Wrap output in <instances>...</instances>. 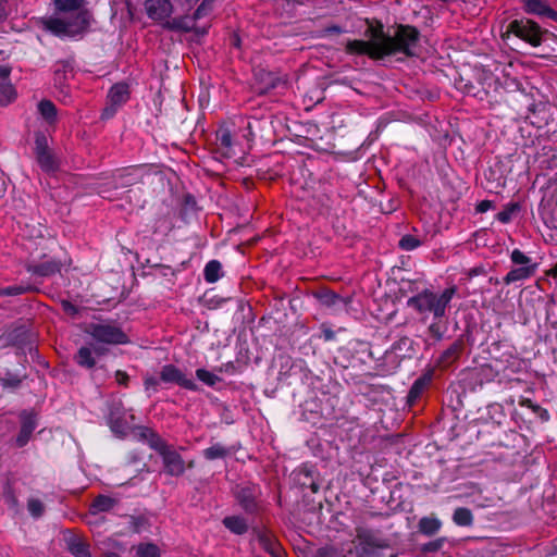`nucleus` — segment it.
<instances>
[{
    "mask_svg": "<svg viewBox=\"0 0 557 557\" xmlns=\"http://www.w3.org/2000/svg\"><path fill=\"white\" fill-rule=\"evenodd\" d=\"M2 15H3V14H2V12L0 11V18L2 17Z\"/></svg>",
    "mask_w": 557,
    "mask_h": 557,
    "instance_id": "obj_51",
    "label": "nucleus"
},
{
    "mask_svg": "<svg viewBox=\"0 0 557 557\" xmlns=\"http://www.w3.org/2000/svg\"><path fill=\"white\" fill-rule=\"evenodd\" d=\"M47 140L45 136H37L36 138V154H39L41 151H47Z\"/></svg>",
    "mask_w": 557,
    "mask_h": 557,
    "instance_id": "obj_42",
    "label": "nucleus"
},
{
    "mask_svg": "<svg viewBox=\"0 0 557 557\" xmlns=\"http://www.w3.org/2000/svg\"><path fill=\"white\" fill-rule=\"evenodd\" d=\"M453 521L459 527H470L473 523V515L470 509L459 507L453 513Z\"/></svg>",
    "mask_w": 557,
    "mask_h": 557,
    "instance_id": "obj_18",
    "label": "nucleus"
},
{
    "mask_svg": "<svg viewBox=\"0 0 557 557\" xmlns=\"http://www.w3.org/2000/svg\"><path fill=\"white\" fill-rule=\"evenodd\" d=\"M59 271H60V264L54 261L42 263L37 269V272L40 275H51Z\"/></svg>",
    "mask_w": 557,
    "mask_h": 557,
    "instance_id": "obj_31",
    "label": "nucleus"
},
{
    "mask_svg": "<svg viewBox=\"0 0 557 557\" xmlns=\"http://www.w3.org/2000/svg\"><path fill=\"white\" fill-rule=\"evenodd\" d=\"M196 375L201 382H203L208 386H213L219 381L218 375H215L214 373H212L206 369H198L196 371Z\"/></svg>",
    "mask_w": 557,
    "mask_h": 557,
    "instance_id": "obj_27",
    "label": "nucleus"
},
{
    "mask_svg": "<svg viewBox=\"0 0 557 557\" xmlns=\"http://www.w3.org/2000/svg\"><path fill=\"white\" fill-rule=\"evenodd\" d=\"M90 21L88 11H78L58 17L42 20V26L47 30L60 37H74L84 33Z\"/></svg>",
    "mask_w": 557,
    "mask_h": 557,
    "instance_id": "obj_3",
    "label": "nucleus"
},
{
    "mask_svg": "<svg viewBox=\"0 0 557 557\" xmlns=\"http://www.w3.org/2000/svg\"><path fill=\"white\" fill-rule=\"evenodd\" d=\"M128 428L129 425L127 424H120L117 421H111V429L116 434L124 435Z\"/></svg>",
    "mask_w": 557,
    "mask_h": 557,
    "instance_id": "obj_39",
    "label": "nucleus"
},
{
    "mask_svg": "<svg viewBox=\"0 0 557 557\" xmlns=\"http://www.w3.org/2000/svg\"><path fill=\"white\" fill-rule=\"evenodd\" d=\"M218 139L220 140L221 146L225 148H228L232 145L231 134L227 131L220 132Z\"/></svg>",
    "mask_w": 557,
    "mask_h": 557,
    "instance_id": "obj_38",
    "label": "nucleus"
},
{
    "mask_svg": "<svg viewBox=\"0 0 557 557\" xmlns=\"http://www.w3.org/2000/svg\"><path fill=\"white\" fill-rule=\"evenodd\" d=\"M11 73V69L7 65L0 64V79L7 82Z\"/></svg>",
    "mask_w": 557,
    "mask_h": 557,
    "instance_id": "obj_44",
    "label": "nucleus"
},
{
    "mask_svg": "<svg viewBox=\"0 0 557 557\" xmlns=\"http://www.w3.org/2000/svg\"><path fill=\"white\" fill-rule=\"evenodd\" d=\"M224 525L235 534H243L247 531L248 527L244 518L232 516L223 520Z\"/></svg>",
    "mask_w": 557,
    "mask_h": 557,
    "instance_id": "obj_20",
    "label": "nucleus"
},
{
    "mask_svg": "<svg viewBox=\"0 0 557 557\" xmlns=\"http://www.w3.org/2000/svg\"><path fill=\"white\" fill-rule=\"evenodd\" d=\"M510 259H511V261L515 264H518V265H521V267L532 265L531 264V258H529L527 255H524L519 249H513L512 250Z\"/></svg>",
    "mask_w": 557,
    "mask_h": 557,
    "instance_id": "obj_30",
    "label": "nucleus"
},
{
    "mask_svg": "<svg viewBox=\"0 0 557 557\" xmlns=\"http://www.w3.org/2000/svg\"><path fill=\"white\" fill-rule=\"evenodd\" d=\"M331 297H332V299H333V302H335V300H337V299H338V297H337L336 295H332Z\"/></svg>",
    "mask_w": 557,
    "mask_h": 557,
    "instance_id": "obj_48",
    "label": "nucleus"
},
{
    "mask_svg": "<svg viewBox=\"0 0 557 557\" xmlns=\"http://www.w3.org/2000/svg\"><path fill=\"white\" fill-rule=\"evenodd\" d=\"M53 4L55 10L63 15L75 14L78 11H87L83 7V0H53Z\"/></svg>",
    "mask_w": 557,
    "mask_h": 557,
    "instance_id": "obj_13",
    "label": "nucleus"
},
{
    "mask_svg": "<svg viewBox=\"0 0 557 557\" xmlns=\"http://www.w3.org/2000/svg\"><path fill=\"white\" fill-rule=\"evenodd\" d=\"M523 9L528 14L547 16L557 21V12L545 0H523Z\"/></svg>",
    "mask_w": 557,
    "mask_h": 557,
    "instance_id": "obj_12",
    "label": "nucleus"
},
{
    "mask_svg": "<svg viewBox=\"0 0 557 557\" xmlns=\"http://www.w3.org/2000/svg\"><path fill=\"white\" fill-rule=\"evenodd\" d=\"M518 209V206L517 205H510V206H507L503 211H500L498 214H497V220L502 223H508L511 218H512V214L513 212Z\"/></svg>",
    "mask_w": 557,
    "mask_h": 557,
    "instance_id": "obj_33",
    "label": "nucleus"
},
{
    "mask_svg": "<svg viewBox=\"0 0 557 557\" xmlns=\"http://www.w3.org/2000/svg\"><path fill=\"white\" fill-rule=\"evenodd\" d=\"M444 542H445V539L440 537L435 541H432V542L423 545L422 550L423 552H436L442 548V546L444 545Z\"/></svg>",
    "mask_w": 557,
    "mask_h": 557,
    "instance_id": "obj_36",
    "label": "nucleus"
},
{
    "mask_svg": "<svg viewBox=\"0 0 557 557\" xmlns=\"http://www.w3.org/2000/svg\"><path fill=\"white\" fill-rule=\"evenodd\" d=\"M214 0H203L201 4L197 8L194 14L195 20H200L207 15H209L212 11V3Z\"/></svg>",
    "mask_w": 557,
    "mask_h": 557,
    "instance_id": "obj_29",
    "label": "nucleus"
},
{
    "mask_svg": "<svg viewBox=\"0 0 557 557\" xmlns=\"http://www.w3.org/2000/svg\"><path fill=\"white\" fill-rule=\"evenodd\" d=\"M160 380L165 383H174L186 389L195 391V382L187 377L178 368L166 364L160 371Z\"/></svg>",
    "mask_w": 557,
    "mask_h": 557,
    "instance_id": "obj_8",
    "label": "nucleus"
},
{
    "mask_svg": "<svg viewBox=\"0 0 557 557\" xmlns=\"http://www.w3.org/2000/svg\"><path fill=\"white\" fill-rule=\"evenodd\" d=\"M145 8L148 16L154 21H164L172 13L170 0H146Z\"/></svg>",
    "mask_w": 557,
    "mask_h": 557,
    "instance_id": "obj_10",
    "label": "nucleus"
},
{
    "mask_svg": "<svg viewBox=\"0 0 557 557\" xmlns=\"http://www.w3.org/2000/svg\"><path fill=\"white\" fill-rule=\"evenodd\" d=\"M508 33L513 34L533 47H539L542 44V36L544 34L540 25L529 18L510 22L506 35Z\"/></svg>",
    "mask_w": 557,
    "mask_h": 557,
    "instance_id": "obj_4",
    "label": "nucleus"
},
{
    "mask_svg": "<svg viewBox=\"0 0 557 557\" xmlns=\"http://www.w3.org/2000/svg\"><path fill=\"white\" fill-rule=\"evenodd\" d=\"M156 448L162 456L165 471L170 475L180 476L184 473L185 462L177 451L168 448L163 444H160V446H156Z\"/></svg>",
    "mask_w": 557,
    "mask_h": 557,
    "instance_id": "obj_7",
    "label": "nucleus"
},
{
    "mask_svg": "<svg viewBox=\"0 0 557 557\" xmlns=\"http://www.w3.org/2000/svg\"><path fill=\"white\" fill-rule=\"evenodd\" d=\"M134 549L137 557H161V548L151 542L139 543Z\"/></svg>",
    "mask_w": 557,
    "mask_h": 557,
    "instance_id": "obj_17",
    "label": "nucleus"
},
{
    "mask_svg": "<svg viewBox=\"0 0 557 557\" xmlns=\"http://www.w3.org/2000/svg\"><path fill=\"white\" fill-rule=\"evenodd\" d=\"M145 388L147 392H157L159 386V379L153 375H147L144 380Z\"/></svg>",
    "mask_w": 557,
    "mask_h": 557,
    "instance_id": "obj_35",
    "label": "nucleus"
},
{
    "mask_svg": "<svg viewBox=\"0 0 557 557\" xmlns=\"http://www.w3.org/2000/svg\"><path fill=\"white\" fill-rule=\"evenodd\" d=\"M38 111L40 115L49 123L52 124L57 119V108L50 100H42L38 103Z\"/></svg>",
    "mask_w": 557,
    "mask_h": 557,
    "instance_id": "obj_21",
    "label": "nucleus"
},
{
    "mask_svg": "<svg viewBox=\"0 0 557 557\" xmlns=\"http://www.w3.org/2000/svg\"><path fill=\"white\" fill-rule=\"evenodd\" d=\"M67 547L75 557H90L89 545L79 537H71Z\"/></svg>",
    "mask_w": 557,
    "mask_h": 557,
    "instance_id": "obj_16",
    "label": "nucleus"
},
{
    "mask_svg": "<svg viewBox=\"0 0 557 557\" xmlns=\"http://www.w3.org/2000/svg\"><path fill=\"white\" fill-rule=\"evenodd\" d=\"M63 309L69 314H75L77 311L76 308L70 302H63Z\"/></svg>",
    "mask_w": 557,
    "mask_h": 557,
    "instance_id": "obj_46",
    "label": "nucleus"
},
{
    "mask_svg": "<svg viewBox=\"0 0 557 557\" xmlns=\"http://www.w3.org/2000/svg\"><path fill=\"white\" fill-rule=\"evenodd\" d=\"M419 531L424 535H433L442 528V521L433 516L423 517L418 524Z\"/></svg>",
    "mask_w": 557,
    "mask_h": 557,
    "instance_id": "obj_15",
    "label": "nucleus"
},
{
    "mask_svg": "<svg viewBox=\"0 0 557 557\" xmlns=\"http://www.w3.org/2000/svg\"><path fill=\"white\" fill-rule=\"evenodd\" d=\"M120 177L124 180V182L121 184L122 186L132 185L136 182V177H134L129 171H127L125 174H121Z\"/></svg>",
    "mask_w": 557,
    "mask_h": 557,
    "instance_id": "obj_43",
    "label": "nucleus"
},
{
    "mask_svg": "<svg viewBox=\"0 0 557 557\" xmlns=\"http://www.w3.org/2000/svg\"><path fill=\"white\" fill-rule=\"evenodd\" d=\"M16 97L13 86L7 81L0 83V104L7 106Z\"/></svg>",
    "mask_w": 557,
    "mask_h": 557,
    "instance_id": "obj_24",
    "label": "nucleus"
},
{
    "mask_svg": "<svg viewBox=\"0 0 557 557\" xmlns=\"http://www.w3.org/2000/svg\"><path fill=\"white\" fill-rule=\"evenodd\" d=\"M536 270V265L520 267L510 270L505 276L504 281L506 284H510L517 281H522L531 277Z\"/></svg>",
    "mask_w": 557,
    "mask_h": 557,
    "instance_id": "obj_14",
    "label": "nucleus"
},
{
    "mask_svg": "<svg viewBox=\"0 0 557 557\" xmlns=\"http://www.w3.org/2000/svg\"><path fill=\"white\" fill-rule=\"evenodd\" d=\"M129 98L128 86L124 83L115 84L108 94V106L103 109L102 117L110 119L116 110L123 106Z\"/></svg>",
    "mask_w": 557,
    "mask_h": 557,
    "instance_id": "obj_6",
    "label": "nucleus"
},
{
    "mask_svg": "<svg viewBox=\"0 0 557 557\" xmlns=\"http://www.w3.org/2000/svg\"><path fill=\"white\" fill-rule=\"evenodd\" d=\"M332 29H333V30H335V32H339V28H338V27H334V28H332Z\"/></svg>",
    "mask_w": 557,
    "mask_h": 557,
    "instance_id": "obj_50",
    "label": "nucleus"
},
{
    "mask_svg": "<svg viewBox=\"0 0 557 557\" xmlns=\"http://www.w3.org/2000/svg\"><path fill=\"white\" fill-rule=\"evenodd\" d=\"M262 542L264 544L265 549L273 556V557H282L281 547L273 541H271L268 537L262 539Z\"/></svg>",
    "mask_w": 557,
    "mask_h": 557,
    "instance_id": "obj_34",
    "label": "nucleus"
},
{
    "mask_svg": "<svg viewBox=\"0 0 557 557\" xmlns=\"http://www.w3.org/2000/svg\"><path fill=\"white\" fill-rule=\"evenodd\" d=\"M37 156V161L40 164V166L46 171H51L54 169V161L52 156L49 153V151H41Z\"/></svg>",
    "mask_w": 557,
    "mask_h": 557,
    "instance_id": "obj_28",
    "label": "nucleus"
},
{
    "mask_svg": "<svg viewBox=\"0 0 557 557\" xmlns=\"http://www.w3.org/2000/svg\"><path fill=\"white\" fill-rule=\"evenodd\" d=\"M24 292H25V289L23 287L12 286V287H7V288L2 289L0 294L1 295L13 296V295L23 294Z\"/></svg>",
    "mask_w": 557,
    "mask_h": 557,
    "instance_id": "obj_41",
    "label": "nucleus"
},
{
    "mask_svg": "<svg viewBox=\"0 0 557 557\" xmlns=\"http://www.w3.org/2000/svg\"><path fill=\"white\" fill-rule=\"evenodd\" d=\"M188 467L193 468L194 467V462L193 461L188 462Z\"/></svg>",
    "mask_w": 557,
    "mask_h": 557,
    "instance_id": "obj_49",
    "label": "nucleus"
},
{
    "mask_svg": "<svg viewBox=\"0 0 557 557\" xmlns=\"http://www.w3.org/2000/svg\"><path fill=\"white\" fill-rule=\"evenodd\" d=\"M493 207L494 206L491 200H482L476 205L475 210L479 213H484V212H487L488 210L493 209Z\"/></svg>",
    "mask_w": 557,
    "mask_h": 557,
    "instance_id": "obj_40",
    "label": "nucleus"
},
{
    "mask_svg": "<svg viewBox=\"0 0 557 557\" xmlns=\"http://www.w3.org/2000/svg\"><path fill=\"white\" fill-rule=\"evenodd\" d=\"M124 550V545L117 542H112V549L107 552V557H122L120 553H123Z\"/></svg>",
    "mask_w": 557,
    "mask_h": 557,
    "instance_id": "obj_37",
    "label": "nucleus"
},
{
    "mask_svg": "<svg viewBox=\"0 0 557 557\" xmlns=\"http://www.w3.org/2000/svg\"><path fill=\"white\" fill-rule=\"evenodd\" d=\"M420 245H421V242L412 235H405L399 240V247L406 251H411V250L418 248Z\"/></svg>",
    "mask_w": 557,
    "mask_h": 557,
    "instance_id": "obj_26",
    "label": "nucleus"
},
{
    "mask_svg": "<svg viewBox=\"0 0 557 557\" xmlns=\"http://www.w3.org/2000/svg\"><path fill=\"white\" fill-rule=\"evenodd\" d=\"M27 509L33 517H40L44 513V504L37 498H30L27 503Z\"/></svg>",
    "mask_w": 557,
    "mask_h": 557,
    "instance_id": "obj_32",
    "label": "nucleus"
},
{
    "mask_svg": "<svg viewBox=\"0 0 557 557\" xmlns=\"http://www.w3.org/2000/svg\"><path fill=\"white\" fill-rule=\"evenodd\" d=\"M430 381H431L430 376H423V377L416 380L409 391V395H408L409 400H411V401L416 400L421 395V393L426 387V385L430 383Z\"/></svg>",
    "mask_w": 557,
    "mask_h": 557,
    "instance_id": "obj_25",
    "label": "nucleus"
},
{
    "mask_svg": "<svg viewBox=\"0 0 557 557\" xmlns=\"http://www.w3.org/2000/svg\"><path fill=\"white\" fill-rule=\"evenodd\" d=\"M36 426L37 417L35 413L26 411L21 413V430L16 437V445L18 447H23L28 443Z\"/></svg>",
    "mask_w": 557,
    "mask_h": 557,
    "instance_id": "obj_11",
    "label": "nucleus"
},
{
    "mask_svg": "<svg viewBox=\"0 0 557 557\" xmlns=\"http://www.w3.org/2000/svg\"><path fill=\"white\" fill-rule=\"evenodd\" d=\"M419 33L414 27L400 25L394 36H387L382 32L375 33L369 41L352 40L346 45V50L355 54H368L371 58L380 59L394 53L412 54Z\"/></svg>",
    "mask_w": 557,
    "mask_h": 557,
    "instance_id": "obj_1",
    "label": "nucleus"
},
{
    "mask_svg": "<svg viewBox=\"0 0 557 557\" xmlns=\"http://www.w3.org/2000/svg\"><path fill=\"white\" fill-rule=\"evenodd\" d=\"M222 265L218 260L209 261L203 270L207 283H215L221 277Z\"/></svg>",
    "mask_w": 557,
    "mask_h": 557,
    "instance_id": "obj_19",
    "label": "nucleus"
},
{
    "mask_svg": "<svg viewBox=\"0 0 557 557\" xmlns=\"http://www.w3.org/2000/svg\"><path fill=\"white\" fill-rule=\"evenodd\" d=\"M457 293V287L451 286L437 295L430 290H424L408 299V306L417 310L419 313H433L435 319L445 315V311L453 297Z\"/></svg>",
    "mask_w": 557,
    "mask_h": 557,
    "instance_id": "obj_2",
    "label": "nucleus"
},
{
    "mask_svg": "<svg viewBox=\"0 0 557 557\" xmlns=\"http://www.w3.org/2000/svg\"><path fill=\"white\" fill-rule=\"evenodd\" d=\"M20 381L15 380V381H12V382H9V381H5L4 382V385H10V386H16L18 384Z\"/></svg>",
    "mask_w": 557,
    "mask_h": 557,
    "instance_id": "obj_47",
    "label": "nucleus"
},
{
    "mask_svg": "<svg viewBox=\"0 0 557 557\" xmlns=\"http://www.w3.org/2000/svg\"><path fill=\"white\" fill-rule=\"evenodd\" d=\"M116 381L121 385H126L128 381V375L123 371H117L115 374Z\"/></svg>",
    "mask_w": 557,
    "mask_h": 557,
    "instance_id": "obj_45",
    "label": "nucleus"
},
{
    "mask_svg": "<svg viewBox=\"0 0 557 557\" xmlns=\"http://www.w3.org/2000/svg\"><path fill=\"white\" fill-rule=\"evenodd\" d=\"M230 454V450L222 444H213L202 451L203 457L207 460L222 459Z\"/></svg>",
    "mask_w": 557,
    "mask_h": 557,
    "instance_id": "obj_22",
    "label": "nucleus"
},
{
    "mask_svg": "<svg viewBox=\"0 0 557 557\" xmlns=\"http://www.w3.org/2000/svg\"><path fill=\"white\" fill-rule=\"evenodd\" d=\"M107 349L99 345L83 346L78 349L75 361L78 366L91 369L96 364V358L103 356Z\"/></svg>",
    "mask_w": 557,
    "mask_h": 557,
    "instance_id": "obj_9",
    "label": "nucleus"
},
{
    "mask_svg": "<svg viewBox=\"0 0 557 557\" xmlns=\"http://www.w3.org/2000/svg\"><path fill=\"white\" fill-rule=\"evenodd\" d=\"M114 504L115 502L113 498L100 495L94 500L91 505V512L97 513L108 511L113 508Z\"/></svg>",
    "mask_w": 557,
    "mask_h": 557,
    "instance_id": "obj_23",
    "label": "nucleus"
},
{
    "mask_svg": "<svg viewBox=\"0 0 557 557\" xmlns=\"http://www.w3.org/2000/svg\"><path fill=\"white\" fill-rule=\"evenodd\" d=\"M87 333L97 342L111 345L127 343L126 334L117 326L109 323L90 324Z\"/></svg>",
    "mask_w": 557,
    "mask_h": 557,
    "instance_id": "obj_5",
    "label": "nucleus"
}]
</instances>
